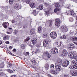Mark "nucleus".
<instances>
[{
  "label": "nucleus",
  "mask_w": 77,
  "mask_h": 77,
  "mask_svg": "<svg viewBox=\"0 0 77 77\" xmlns=\"http://www.w3.org/2000/svg\"><path fill=\"white\" fill-rule=\"evenodd\" d=\"M73 64L75 65L72 66H71L72 69H75L77 68V60H73L72 61Z\"/></svg>",
  "instance_id": "obj_1"
},
{
  "label": "nucleus",
  "mask_w": 77,
  "mask_h": 77,
  "mask_svg": "<svg viewBox=\"0 0 77 77\" xmlns=\"http://www.w3.org/2000/svg\"><path fill=\"white\" fill-rule=\"evenodd\" d=\"M50 36L52 38L55 39L57 37V34L56 32H53L50 34Z\"/></svg>",
  "instance_id": "obj_2"
},
{
  "label": "nucleus",
  "mask_w": 77,
  "mask_h": 77,
  "mask_svg": "<svg viewBox=\"0 0 77 77\" xmlns=\"http://www.w3.org/2000/svg\"><path fill=\"white\" fill-rule=\"evenodd\" d=\"M55 26L57 27H58L60 26V20L59 19H57L55 20Z\"/></svg>",
  "instance_id": "obj_3"
},
{
  "label": "nucleus",
  "mask_w": 77,
  "mask_h": 77,
  "mask_svg": "<svg viewBox=\"0 0 77 77\" xmlns=\"http://www.w3.org/2000/svg\"><path fill=\"white\" fill-rule=\"evenodd\" d=\"M55 69L56 71H60L62 70L61 66L59 64H58V65L56 64Z\"/></svg>",
  "instance_id": "obj_4"
},
{
  "label": "nucleus",
  "mask_w": 77,
  "mask_h": 77,
  "mask_svg": "<svg viewBox=\"0 0 77 77\" xmlns=\"http://www.w3.org/2000/svg\"><path fill=\"white\" fill-rule=\"evenodd\" d=\"M61 28L63 32H66L68 31V28L65 26L63 25L61 26Z\"/></svg>",
  "instance_id": "obj_5"
},
{
  "label": "nucleus",
  "mask_w": 77,
  "mask_h": 77,
  "mask_svg": "<svg viewBox=\"0 0 77 77\" xmlns=\"http://www.w3.org/2000/svg\"><path fill=\"white\" fill-rule=\"evenodd\" d=\"M69 64V62L68 61H66L63 62L62 66L63 67H66Z\"/></svg>",
  "instance_id": "obj_6"
},
{
  "label": "nucleus",
  "mask_w": 77,
  "mask_h": 77,
  "mask_svg": "<svg viewBox=\"0 0 77 77\" xmlns=\"http://www.w3.org/2000/svg\"><path fill=\"white\" fill-rule=\"evenodd\" d=\"M51 51L52 54H56L58 53V49L56 48H54L51 50Z\"/></svg>",
  "instance_id": "obj_7"
},
{
  "label": "nucleus",
  "mask_w": 77,
  "mask_h": 77,
  "mask_svg": "<svg viewBox=\"0 0 77 77\" xmlns=\"http://www.w3.org/2000/svg\"><path fill=\"white\" fill-rule=\"evenodd\" d=\"M54 12L55 13H56L57 15H59L60 13V8H57L54 9Z\"/></svg>",
  "instance_id": "obj_8"
},
{
  "label": "nucleus",
  "mask_w": 77,
  "mask_h": 77,
  "mask_svg": "<svg viewBox=\"0 0 77 77\" xmlns=\"http://www.w3.org/2000/svg\"><path fill=\"white\" fill-rule=\"evenodd\" d=\"M49 43L50 42L48 41H44L43 42V45L44 47H47V46H48Z\"/></svg>",
  "instance_id": "obj_9"
},
{
  "label": "nucleus",
  "mask_w": 77,
  "mask_h": 77,
  "mask_svg": "<svg viewBox=\"0 0 77 77\" xmlns=\"http://www.w3.org/2000/svg\"><path fill=\"white\" fill-rule=\"evenodd\" d=\"M68 54V52L66 50H64L62 54V55H63V56H66V55Z\"/></svg>",
  "instance_id": "obj_10"
},
{
  "label": "nucleus",
  "mask_w": 77,
  "mask_h": 77,
  "mask_svg": "<svg viewBox=\"0 0 77 77\" xmlns=\"http://www.w3.org/2000/svg\"><path fill=\"white\" fill-rule=\"evenodd\" d=\"M29 5L31 8H34L35 7V3L33 2H31L29 4Z\"/></svg>",
  "instance_id": "obj_11"
},
{
  "label": "nucleus",
  "mask_w": 77,
  "mask_h": 77,
  "mask_svg": "<svg viewBox=\"0 0 77 77\" xmlns=\"http://www.w3.org/2000/svg\"><path fill=\"white\" fill-rule=\"evenodd\" d=\"M62 63V60L61 59H59L57 61V63L56 65H61V63Z\"/></svg>",
  "instance_id": "obj_12"
},
{
  "label": "nucleus",
  "mask_w": 77,
  "mask_h": 77,
  "mask_svg": "<svg viewBox=\"0 0 77 77\" xmlns=\"http://www.w3.org/2000/svg\"><path fill=\"white\" fill-rule=\"evenodd\" d=\"M35 34V29H31L30 30V34L31 35H33L34 34Z\"/></svg>",
  "instance_id": "obj_13"
},
{
  "label": "nucleus",
  "mask_w": 77,
  "mask_h": 77,
  "mask_svg": "<svg viewBox=\"0 0 77 77\" xmlns=\"http://www.w3.org/2000/svg\"><path fill=\"white\" fill-rule=\"evenodd\" d=\"M32 42V44L33 45H35L36 42H37V39L35 38L31 40Z\"/></svg>",
  "instance_id": "obj_14"
},
{
  "label": "nucleus",
  "mask_w": 77,
  "mask_h": 77,
  "mask_svg": "<svg viewBox=\"0 0 77 77\" xmlns=\"http://www.w3.org/2000/svg\"><path fill=\"white\" fill-rule=\"evenodd\" d=\"M74 48V45L73 44H71L69 48V50H72Z\"/></svg>",
  "instance_id": "obj_15"
},
{
  "label": "nucleus",
  "mask_w": 77,
  "mask_h": 77,
  "mask_svg": "<svg viewBox=\"0 0 77 77\" xmlns=\"http://www.w3.org/2000/svg\"><path fill=\"white\" fill-rule=\"evenodd\" d=\"M70 14L71 15H73V17H75L76 16V14L74 12V11L72 10H70Z\"/></svg>",
  "instance_id": "obj_16"
},
{
  "label": "nucleus",
  "mask_w": 77,
  "mask_h": 77,
  "mask_svg": "<svg viewBox=\"0 0 77 77\" xmlns=\"http://www.w3.org/2000/svg\"><path fill=\"white\" fill-rule=\"evenodd\" d=\"M70 73H71V74H73L74 75H77V70L75 71H71L70 72Z\"/></svg>",
  "instance_id": "obj_17"
},
{
  "label": "nucleus",
  "mask_w": 77,
  "mask_h": 77,
  "mask_svg": "<svg viewBox=\"0 0 77 77\" xmlns=\"http://www.w3.org/2000/svg\"><path fill=\"white\" fill-rule=\"evenodd\" d=\"M51 73L53 74H57V72L54 70H51Z\"/></svg>",
  "instance_id": "obj_18"
},
{
  "label": "nucleus",
  "mask_w": 77,
  "mask_h": 77,
  "mask_svg": "<svg viewBox=\"0 0 77 77\" xmlns=\"http://www.w3.org/2000/svg\"><path fill=\"white\" fill-rule=\"evenodd\" d=\"M20 7H19V6L18 5H17V4H16L14 6V8L15 9H17V10H18V9H19Z\"/></svg>",
  "instance_id": "obj_19"
},
{
  "label": "nucleus",
  "mask_w": 77,
  "mask_h": 77,
  "mask_svg": "<svg viewBox=\"0 0 77 77\" xmlns=\"http://www.w3.org/2000/svg\"><path fill=\"white\" fill-rule=\"evenodd\" d=\"M9 31H10L11 32H7V33L8 34H11V33L12 32V28H9Z\"/></svg>",
  "instance_id": "obj_20"
},
{
  "label": "nucleus",
  "mask_w": 77,
  "mask_h": 77,
  "mask_svg": "<svg viewBox=\"0 0 77 77\" xmlns=\"http://www.w3.org/2000/svg\"><path fill=\"white\" fill-rule=\"evenodd\" d=\"M49 65H48V64H46L45 65V69L46 70H48V69L49 68Z\"/></svg>",
  "instance_id": "obj_21"
},
{
  "label": "nucleus",
  "mask_w": 77,
  "mask_h": 77,
  "mask_svg": "<svg viewBox=\"0 0 77 77\" xmlns=\"http://www.w3.org/2000/svg\"><path fill=\"white\" fill-rule=\"evenodd\" d=\"M45 54H46L47 57H48V58H50V57H51V55L50 54L48 53V52L46 51L45 53Z\"/></svg>",
  "instance_id": "obj_22"
},
{
  "label": "nucleus",
  "mask_w": 77,
  "mask_h": 77,
  "mask_svg": "<svg viewBox=\"0 0 77 77\" xmlns=\"http://www.w3.org/2000/svg\"><path fill=\"white\" fill-rule=\"evenodd\" d=\"M5 67V64L4 62H3L1 64H0V69L2 68H4Z\"/></svg>",
  "instance_id": "obj_23"
},
{
  "label": "nucleus",
  "mask_w": 77,
  "mask_h": 77,
  "mask_svg": "<svg viewBox=\"0 0 77 77\" xmlns=\"http://www.w3.org/2000/svg\"><path fill=\"white\" fill-rule=\"evenodd\" d=\"M55 7L57 8H59V7H60V5H59V4L58 3H55Z\"/></svg>",
  "instance_id": "obj_24"
},
{
  "label": "nucleus",
  "mask_w": 77,
  "mask_h": 77,
  "mask_svg": "<svg viewBox=\"0 0 77 77\" xmlns=\"http://www.w3.org/2000/svg\"><path fill=\"white\" fill-rule=\"evenodd\" d=\"M31 62H32L33 65H36V62L34 60H32Z\"/></svg>",
  "instance_id": "obj_25"
},
{
  "label": "nucleus",
  "mask_w": 77,
  "mask_h": 77,
  "mask_svg": "<svg viewBox=\"0 0 77 77\" xmlns=\"http://www.w3.org/2000/svg\"><path fill=\"white\" fill-rule=\"evenodd\" d=\"M60 38L61 39H66V36L65 35H62L60 37Z\"/></svg>",
  "instance_id": "obj_26"
},
{
  "label": "nucleus",
  "mask_w": 77,
  "mask_h": 77,
  "mask_svg": "<svg viewBox=\"0 0 77 77\" xmlns=\"http://www.w3.org/2000/svg\"><path fill=\"white\" fill-rule=\"evenodd\" d=\"M5 75V73L3 72H1L0 73V76H4Z\"/></svg>",
  "instance_id": "obj_27"
},
{
  "label": "nucleus",
  "mask_w": 77,
  "mask_h": 77,
  "mask_svg": "<svg viewBox=\"0 0 77 77\" xmlns=\"http://www.w3.org/2000/svg\"><path fill=\"white\" fill-rule=\"evenodd\" d=\"M43 8H44V7H43V5H40L39 6V8L40 10H42L43 9Z\"/></svg>",
  "instance_id": "obj_28"
},
{
  "label": "nucleus",
  "mask_w": 77,
  "mask_h": 77,
  "mask_svg": "<svg viewBox=\"0 0 77 77\" xmlns=\"http://www.w3.org/2000/svg\"><path fill=\"white\" fill-rule=\"evenodd\" d=\"M4 40H8V37L7 36H4L3 38Z\"/></svg>",
  "instance_id": "obj_29"
},
{
  "label": "nucleus",
  "mask_w": 77,
  "mask_h": 77,
  "mask_svg": "<svg viewBox=\"0 0 77 77\" xmlns=\"http://www.w3.org/2000/svg\"><path fill=\"white\" fill-rule=\"evenodd\" d=\"M48 21L50 23V24H49V26H52V22L51 20H49Z\"/></svg>",
  "instance_id": "obj_30"
},
{
  "label": "nucleus",
  "mask_w": 77,
  "mask_h": 77,
  "mask_svg": "<svg viewBox=\"0 0 77 77\" xmlns=\"http://www.w3.org/2000/svg\"><path fill=\"white\" fill-rule=\"evenodd\" d=\"M14 0H10L9 3L10 5H12L13 3H14Z\"/></svg>",
  "instance_id": "obj_31"
},
{
  "label": "nucleus",
  "mask_w": 77,
  "mask_h": 77,
  "mask_svg": "<svg viewBox=\"0 0 77 77\" xmlns=\"http://www.w3.org/2000/svg\"><path fill=\"white\" fill-rule=\"evenodd\" d=\"M74 56V55H72V54H70V57L72 59H73Z\"/></svg>",
  "instance_id": "obj_32"
},
{
  "label": "nucleus",
  "mask_w": 77,
  "mask_h": 77,
  "mask_svg": "<svg viewBox=\"0 0 77 77\" xmlns=\"http://www.w3.org/2000/svg\"><path fill=\"white\" fill-rule=\"evenodd\" d=\"M29 39H30L29 37H28L25 40L24 42H27V41H29Z\"/></svg>",
  "instance_id": "obj_33"
},
{
  "label": "nucleus",
  "mask_w": 77,
  "mask_h": 77,
  "mask_svg": "<svg viewBox=\"0 0 77 77\" xmlns=\"http://www.w3.org/2000/svg\"><path fill=\"white\" fill-rule=\"evenodd\" d=\"M18 25L19 26H20L21 27H23V24L20 22H19Z\"/></svg>",
  "instance_id": "obj_34"
},
{
  "label": "nucleus",
  "mask_w": 77,
  "mask_h": 77,
  "mask_svg": "<svg viewBox=\"0 0 77 77\" xmlns=\"http://www.w3.org/2000/svg\"><path fill=\"white\" fill-rule=\"evenodd\" d=\"M7 71L8 72H9L10 73H12V72H13V71L11 70H10V69H8Z\"/></svg>",
  "instance_id": "obj_35"
},
{
  "label": "nucleus",
  "mask_w": 77,
  "mask_h": 77,
  "mask_svg": "<svg viewBox=\"0 0 77 77\" xmlns=\"http://www.w3.org/2000/svg\"><path fill=\"white\" fill-rule=\"evenodd\" d=\"M70 34V35H73L74 33H75V32H74V31H70V32H69Z\"/></svg>",
  "instance_id": "obj_36"
},
{
  "label": "nucleus",
  "mask_w": 77,
  "mask_h": 77,
  "mask_svg": "<svg viewBox=\"0 0 77 77\" xmlns=\"http://www.w3.org/2000/svg\"><path fill=\"white\" fill-rule=\"evenodd\" d=\"M2 25H3V27L5 28L6 29V27H7V25H5V23H3L2 24Z\"/></svg>",
  "instance_id": "obj_37"
},
{
  "label": "nucleus",
  "mask_w": 77,
  "mask_h": 77,
  "mask_svg": "<svg viewBox=\"0 0 77 77\" xmlns=\"http://www.w3.org/2000/svg\"><path fill=\"white\" fill-rule=\"evenodd\" d=\"M72 41H77V37H75L72 39Z\"/></svg>",
  "instance_id": "obj_38"
},
{
  "label": "nucleus",
  "mask_w": 77,
  "mask_h": 77,
  "mask_svg": "<svg viewBox=\"0 0 77 77\" xmlns=\"http://www.w3.org/2000/svg\"><path fill=\"white\" fill-rule=\"evenodd\" d=\"M44 5L45 6H49V5L46 2H45L44 3Z\"/></svg>",
  "instance_id": "obj_39"
},
{
  "label": "nucleus",
  "mask_w": 77,
  "mask_h": 77,
  "mask_svg": "<svg viewBox=\"0 0 77 77\" xmlns=\"http://www.w3.org/2000/svg\"><path fill=\"white\" fill-rule=\"evenodd\" d=\"M42 29V28L41 26H39L38 28V30L39 31V32H40L41 30Z\"/></svg>",
  "instance_id": "obj_40"
},
{
  "label": "nucleus",
  "mask_w": 77,
  "mask_h": 77,
  "mask_svg": "<svg viewBox=\"0 0 77 77\" xmlns=\"http://www.w3.org/2000/svg\"><path fill=\"white\" fill-rule=\"evenodd\" d=\"M69 20L70 22H72L74 20V19H73L72 18H70Z\"/></svg>",
  "instance_id": "obj_41"
},
{
  "label": "nucleus",
  "mask_w": 77,
  "mask_h": 77,
  "mask_svg": "<svg viewBox=\"0 0 77 77\" xmlns=\"http://www.w3.org/2000/svg\"><path fill=\"white\" fill-rule=\"evenodd\" d=\"M47 36V34H43V38H46Z\"/></svg>",
  "instance_id": "obj_42"
},
{
  "label": "nucleus",
  "mask_w": 77,
  "mask_h": 77,
  "mask_svg": "<svg viewBox=\"0 0 77 77\" xmlns=\"http://www.w3.org/2000/svg\"><path fill=\"white\" fill-rule=\"evenodd\" d=\"M54 66L53 64H52L51 65V69H53L54 68Z\"/></svg>",
  "instance_id": "obj_43"
},
{
  "label": "nucleus",
  "mask_w": 77,
  "mask_h": 77,
  "mask_svg": "<svg viewBox=\"0 0 77 77\" xmlns=\"http://www.w3.org/2000/svg\"><path fill=\"white\" fill-rule=\"evenodd\" d=\"M8 65L9 66V67L11 68H12V64L9 63V64H8Z\"/></svg>",
  "instance_id": "obj_44"
},
{
  "label": "nucleus",
  "mask_w": 77,
  "mask_h": 77,
  "mask_svg": "<svg viewBox=\"0 0 77 77\" xmlns=\"http://www.w3.org/2000/svg\"><path fill=\"white\" fill-rule=\"evenodd\" d=\"M32 14H33V15H36V10L33 11Z\"/></svg>",
  "instance_id": "obj_45"
},
{
  "label": "nucleus",
  "mask_w": 77,
  "mask_h": 77,
  "mask_svg": "<svg viewBox=\"0 0 77 77\" xmlns=\"http://www.w3.org/2000/svg\"><path fill=\"white\" fill-rule=\"evenodd\" d=\"M26 3L29 4L30 2V1L29 0H26Z\"/></svg>",
  "instance_id": "obj_46"
},
{
  "label": "nucleus",
  "mask_w": 77,
  "mask_h": 77,
  "mask_svg": "<svg viewBox=\"0 0 77 77\" xmlns=\"http://www.w3.org/2000/svg\"><path fill=\"white\" fill-rule=\"evenodd\" d=\"M77 56L75 55H74L73 59H77Z\"/></svg>",
  "instance_id": "obj_47"
},
{
  "label": "nucleus",
  "mask_w": 77,
  "mask_h": 77,
  "mask_svg": "<svg viewBox=\"0 0 77 77\" xmlns=\"http://www.w3.org/2000/svg\"><path fill=\"white\" fill-rule=\"evenodd\" d=\"M34 68L35 70H36V71H37V70L38 69V68L36 67H34Z\"/></svg>",
  "instance_id": "obj_48"
},
{
  "label": "nucleus",
  "mask_w": 77,
  "mask_h": 77,
  "mask_svg": "<svg viewBox=\"0 0 77 77\" xmlns=\"http://www.w3.org/2000/svg\"><path fill=\"white\" fill-rule=\"evenodd\" d=\"M54 45H58V42H56L54 43Z\"/></svg>",
  "instance_id": "obj_49"
},
{
  "label": "nucleus",
  "mask_w": 77,
  "mask_h": 77,
  "mask_svg": "<svg viewBox=\"0 0 77 77\" xmlns=\"http://www.w3.org/2000/svg\"><path fill=\"white\" fill-rule=\"evenodd\" d=\"M24 47H25V45H24V44L22 45V48H24Z\"/></svg>",
  "instance_id": "obj_50"
},
{
  "label": "nucleus",
  "mask_w": 77,
  "mask_h": 77,
  "mask_svg": "<svg viewBox=\"0 0 77 77\" xmlns=\"http://www.w3.org/2000/svg\"><path fill=\"white\" fill-rule=\"evenodd\" d=\"M3 23H5V25H6V24H8V25H9V23L7 22H4Z\"/></svg>",
  "instance_id": "obj_51"
},
{
  "label": "nucleus",
  "mask_w": 77,
  "mask_h": 77,
  "mask_svg": "<svg viewBox=\"0 0 77 77\" xmlns=\"http://www.w3.org/2000/svg\"><path fill=\"white\" fill-rule=\"evenodd\" d=\"M64 77H69V76L68 75H65Z\"/></svg>",
  "instance_id": "obj_52"
},
{
  "label": "nucleus",
  "mask_w": 77,
  "mask_h": 77,
  "mask_svg": "<svg viewBox=\"0 0 77 77\" xmlns=\"http://www.w3.org/2000/svg\"><path fill=\"white\" fill-rule=\"evenodd\" d=\"M13 51H14V52H16V51H17V50H16V49H14L13 50Z\"/></svg>",
  "instance_id": "obj_53"
},
{
  "label": "nucleus",
  "mask_w": 77,
  "mask_h": 77,
  "mask_svg": "<svg viewBox=\"0 0 77 77\" xmlns=\"http://www.w3.org/2000/svg\"><path fill=\"white\" fill-rule=\"evenodd\" d=\"M20 0H15L16 2H19Z\"/></svg>",
  "instance_id": "obj_54"
},
{
  "label": "nucleus",
  "mask_w": 77,
  "mask_h": 77,
  "mask_svg": "<svg viewBox=\"0 0 77 77\" xmlns=\"http://www.w3.org/2000/svg\"><path fill=\"white\" fill-rule=\"evenodd\" d=\"M11 77H17V76H16V75H12Z\"/></svg>",
  "instance_id": "obj_55"
},
{
  "label": "nucleus",
  "mask_w": 77,
  "mask_h": 77,
  "mask_svg": "<svg viewBox=\"0 0 77 77\" xmlns=\"http://www.w3.org/2000/svg\"><path fill=\"white\" fill-rule=\"evenodd\" d=\"M6 44H9V41H7L5 42Z\"/></svg>",
  "instance_id": "obj_56"
},
{
  "label": "nucleus",
  "mask_w": 77,
  "mask_h": 77,
  "mask_svg": "<svg viewBox=\"0 0 77 77\" xmlns=\"http://www.w3.org/2000/svg\"><path fill=\"white\" fill-rule=\"evenodd\" d=\"M70 54H72L73 55H74V52H71V53H70Z\"/></svg>",
  "instance_id": "obj_57"
},
{
  "label": "nucleus",
  "mask_w": 77,
  "mask_h": 77,
  "mask_svg": "<svg viewBox=\"0 0 77 77\" xmlns=\"http://www.w3.org/2000/svg\"><path fill=\"white\" fill-rule=\"evenodd\" d=\"M38 49H36L35 51V53H38Z\"/></svg>",
  "instance_id": "obj_58"
},
{
  "label": "nucleus",
  "mask_w": 77,
  "mask_h": 77,
  "mask_svg": "<svg viewBox=\"0 0 77 77\" xmlns=\"http://www.w3.org/2000/svg\"><path fill=\"white\" fill-rule=\"evenodd\" d=\"M15 23V20H13L12 21V23Z\"/></svg>",
  "instance_id": "obj_59"
},
{
  "label": "nucleus",
  "mask_w": 77,
  "mask_h": 77,
  "mask_svg": "<svg viewBox=\"0 0 77 77\" xmlns=\"http://www.w3.org/2000/svg\"><path fill=\"white\" fill-rule=\"evenodd\" d=\"M9 48H10V49H12V46H10L9 47Z\"/></svg>",
  "instance_id": "obj_60"
},
{
  "label": "nucleus",
  "mask_w": 77,
  "mask_h": 77,
  "mask_svg": "<svg viewBox=\"0 0 77 77\" xmlns=\"http://www.w3.org/2000/svg\"><path fill=\"white\" fill-rule=\"evenodd\" d=\"M66 15H69V14L67 13H66Z\"/></svg>",
  "instance_id": "obj_61"
},
{
  "label": "nucleus",
  "mask_w": 77,
  "mask_h": 77,
  "mask_svg": "<svg viewBox=\"0 0 77 77\" xmlns=\"http://www.w3.org/2000/svg\"><path fill=\"white\" fill-rule=\"evenodd\" d=\"M26 53V54H27V55L29 56V52H27Z\"/></svg>",
  "instance_id": "obj_62"
},
{
  "label": "nucleus",
  "mask_w": 77,
  "mask_h": 77,
  "mask_svg": "<svg viewBox=\"0 0 77 77\" xmlns=\"http://www.w3.org/2000/svg\"><path fill=\"white\" fill-rule=\"evenodd\" d=\"M2 44V42L0 40V45Z\"/></svg>",
  "instance_id": "obj_63"
},
{
  "label": "nucleus",
  "mask_w": 77,
  "mask_h": 77,
  "mask_svg": "<svg viewBox=\"0 0 77 77\" xmlns=\"http://www.w3.org/2000/svg\"><path fill=\"white\" fill-rule=\"evenodd\" d=\"M6 3H9V1L8 0H6Z\"/></svg>",
  "instance_id": "obj_64"
}]
</instances>
